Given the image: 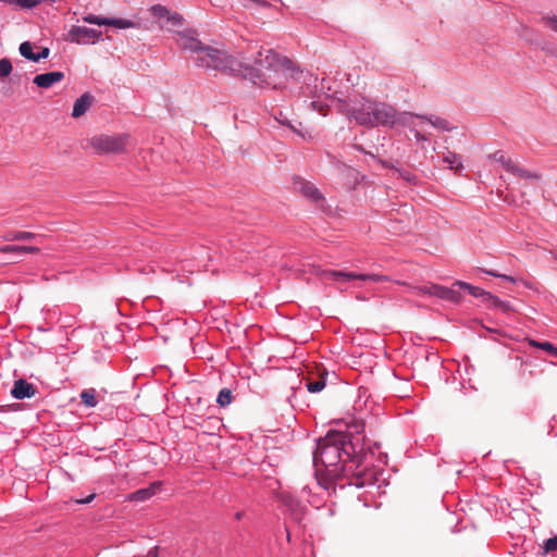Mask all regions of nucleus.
Wrapping results in <instances>:
<instances>
[{
  "instance_id": "1",
  "label": "nucleus",
  "mask_w": 557,
  "mask_h": 557,
  "mask_svg": "<svg viewBox=\"0 0 557 557\" xmlns=\"http://www.w3.org/2000/svg\"><path fill=\"white\" fill-rule=\"evenodd\" d=\"M177 35L178 46L196 54L194 61L197 66L242 76L259 87L285 89L290 77L301 75V71L290 59L280 55L272 49L259 51L253 65H245L226 51L202 44L196 37L195 30L180 32Z\"/></svg>"
},
{
  "instance_id": "2",
  "label": "nucleus",
  "mask_w": 557,
  "mask_h": 557,
  "mask_svg": "<svg viewBox=\"0 0 557 557\" xmlns=\"http://www.w3.org/2000/svg\"><path fill=\"white\" fill-rule=\"evenodd\" d=\"M335 108L350 121L368 128L393 127L396 122L401 123L399 120L403 119V114L397 117V112L391 104L367 98L348 100L338 98L335 100Z\"/></svg>"
},
{
  "instance_id": "3",
  "label": "nucleus",
  "mask_w": 557,
  "mask_h": 557,
  "mask_svg": "<svg viewBox=\"0 0 557 557\" xmlns=\"http://www.w3.org/2000/svg\"><path fill=\"white\" fill-rule=\"evenodd\" d=\"M315 274L320 276L325 283H333L338 289L346 290L348 284L354 287H361L362 283H384L391 282L387 275L381 274H357L348 271H336V270H322L317 269Z\"/></svg>"
},
{
  "instance_id": "4",
  "label": "nucleus",
  "mask_w": 557,
  "mask_h": 557,
  "mask_svg": "<svg viewBox=\"0 0 557 557\" xmlns=\"http://www.w3.org/2000/svg\"><path fill=\"white\" fill-rule=\"evenodd\" d=\"M454 286H458L459 292L461 294L462 293L469 294L473 298L479 299L480 302L482 305H485L486 309H488V310H500L504 313L518 312V308L515 305L516 300H512V301L500 300L498 297L492 295L490 292H486L481 287L471 285L463 281H455Z\"/></svg>"
},
{
  "instance_id": "5",
  "label": "nucleus",
  "mask_w": 557,
  "mask_h": 557,
  "mask_svg": "<svg viewBox=\"0 0 557 557\" xmlns=\"http://www.w3.org/2000/svg\"><path fill=\"white\" fill-rule=\"evenodd\" d=\"M339 437V434L329 433L318 442L317 449L313 453V463L317 468L320 466L327 468L337 463L341 456Z\"/></svg>"
},
{
  "instance_id": "6",
  "label": "nucleus",
  "mask_w": 557,
  "mask_h": 557,
  "mask_svg": "<svg viewBox=\"0 0 557 557\" xmlns=\"http://www.w3.org/2000/svg\"><path fill=\"white\" fill-rule=\"evenodd\" d=\"M89 146L98 153H122L129 144V135H97L88 139Z\"/></svg>"
},
{
  "instance_id": "7",
  "label": "nucleus",
  "mask_w": 557,
  "mask_h": 557,
  "mask_svg": "<svg viewBox=\"0 0 557 557\" xmlns=\"http://www.w3.org/2000/svg\"><path fill=\"white\" fill-rule=\"evenodd\" d=\"M290 81L300 82L301 86L297 91L298 96L305 98H318L320 99L324 91V81L319 82V78L310 73H304L301 75L296 74L295 77H290Z\"/></svg>"
},
{
  "instance_id": "8",
  "label": "nucleus",
  "mask_w": 557,
  "mask_h": 557,
  "mask_svg": "<svg viewBox=\"0 0 557 557\" xmlns=\"http://www.w3.org/2000/svg\"><path fill=\"white\" fill-rule=\"evenodd\" d=\"M420 292L433 297H436L438 299H442L444 301L458 305L462 301L463 296L459 292L458 286H454V284L450 287L437 285V284H431V285H424L421 286Z\"/></svg>"
},
{
  "instance_id": "9",
  "label": "nucleus",
  "mask_w": 557,
  "mask_h": 557,
  "mask_svg": "<svg viewBox=\"0 0 557 557\" xmlns=\"http://www.w3.org/2000/svg\"><path fill=\"white\" fill-rule=\"evenodd\" d=\"M102 33L85 26H72L67 34V40L78 45L94 44L100 40Z\"/></svg>"
},
{
  "instance_id": "10",
  "label": "nucleus",
  "mask_w": 557,
  "mask_h": 557,
  "mask_svg": "<svg viewBox=\"0 0 557 557\" xmlns=\"http://www.w3.org/2000/svg\"><path fill=\"white\" fill-rule=\"evenodd\" d=\"M83 21L99 26H113L116 28H135L138 24L126 18L102 17L94 14L83 16Z\"/></svg>"
},
{
  "instance_id": "11",
  "label": "nucleus",
  "mask_w": 557,
  "mask_h": 557,
  "mask_svg": "<svg viewBox=\"0 0 557 557\" xmlns=\"http://www.w3.org/2000/svg\"><path fill=\"white\" fill-rule=\"evenodd\" d=\"M412 117L424 120V121L429 122L431 125H433L434 127L445 131V132H450L455 128L454 126H451L449 124V122L447 120L436 116V115L403 113V119L399 121L401 122L403 125H409V119H412Z\"/></svg>"
},
{
  "instance_id": "12",
  "label": "nucleus",
  "mask_w": 557,
  "mask_h": 557,
  "mask_svg": "<svg viewBox=\"0 0 557 557\" xmlns=\"http://www.w3.org/2000/svg\"><path fill=\"white\" fill-rule=\"evenodd\" d=\"M37 394V387L24 379L14 382L11 395L15 399L32 398Z\"/></svg>"
},
{
  "instance_id": "13",
  "label": "nucleus",
  "mask_w": 557,
  "mask_h": 557,
  "mask_svg": "<svg viewBox=\"0 0 557 557\" xmlns=\"http://www.w3.org/2000/svg\"><path fill=\"white\" fill-rule=\"evenodd\" d=\"M295 189L302 194L306 198L319 202L323 200V196L320 190L310 182H307L302 178H297L294 182Z\"/></svg>"
},
{
  "instance_id": "14",
  "label": "nucleus",
  "mask_w": 557,
  "mask_h": 557,
  "mask_svg": "<svg viewBox=\"0 0 557 557\" xmlns=\"http://www.w3.org/2000/svg\"><path fill=\"white\" fill-rule=\"evenodd\" d=\"M64 73L60 71L48 72L44 74L36 75L33 79V83L40 88H50L57 83H60L64 78Z\"/></svg>"
},
{
  "instance_id": "15",
  "label": "nucleus",
  "mask_w": 557,
  "mask_h": 557,
  "mask_svg": "<svg viewBox=\"0 0 557 557\" xmlns=\"http://www.w3.org/2000/svg\"><path fill=\"white\" fill-rule=\"evenodd\" d=\"M95 98L91 94L85 92L79 98H77L73 106L72 116L77 119L84 115L88 109L91 107Z\"/></svg>"
},
{
  "instance_id": "16",
  "label": "nucleus",
  "mask_w": 557,
  "mask_h": 557,
  "mask_svg": "<svg viewBox=\"0 0 557 557\" xmlns=\"http://www.w3.org/2000/svg\"><path fill=\"white\" fill-rule=\"evenodd\" d=\"M508 172L522 180L540 181L542 178L541 173L527 170L515 161L511 166H509Z\"/></svg>"
},
{
  "instance_id": "17",
  "label": "nucleus",
  "mask_w": 557,
  "mask_h": 557,
  "mask_svg": "<svg viewBox=\"0 0 557 557\" xmlns=\"http://www.w3.org/2000/svg\"><path fill=\"white\" fill-rule=\"evenodd\" d=\"M160 482H153L147 488L138 490L129 495L131 500L144 502L152 497L160 490Z\"/></svg>"
},
{
  "instance_id": "18",
  "label": "nucleus",
  "mask_w": 557,
  "mask_h": 557,
  "mask_svg": "<svg viewBox=\"0 0 557 557\" xmlns=\"http://www.w3.org/2000/svg\"><path fill=\"white\" fill-rule=\"evenodd\" d=\"M443 161L448 165L450 170H455L456 172H460L463 169L461 156L456 152L448 150L444 156Z\"/></svg>"
},
{
  "instance_id": "19",
  "label": "nucleus",
  "mask_w": 557,
  "mask_h": 557,
  "mask_svg": "<svg viewBox=\"0 0 557 557\" xmlns=\"http://www.w3.org/2000/svg\"><path fill=\"white\" fill-rule=\"evenodd\" d=\"M40 249L35 246H20V245H8L0 247V252L3 253H21V252H28V253H37Z\"/></svg>"
},
{
  "instance_id": "20",
  "label": "nucleus",
  "mask_w": 557,
  "mask_h": 557,
  "mask_svg": "<svg viewBox=\"0 0 557 557\" xmlns=\"http://www.w3.org/2000/svg\"><path fill=\"white\" fill-rule=\"evenodd\" d=\"M37 235L30 232L11 231L4 235V239L8 242L13 240H30L36 238Z\"/></svg>"
},
{
  "instance_id": "21",
  "label": "nucleus",
  "mask_w": 557,
  "mask_h": 557,
  "mask_svg": "<svg viewBox=\"0 0 557 557\" xmlns=\"http://www.w3.org/2000/svg\"><path fill=\"white\" fill-rule=\"evenodd\" d=\"M20 53L25 59L35 62L36 61V53L33 51V44L30 41H24L20 45Z\"/></svg>"
},
{
  "instance_id": "22",
  "label": "nucleus",
  "mask_w": 557,
  "mask_h": 557,
  "mask_svg": "<svg viewBox=\"0 0 557 557\" xmlns=\"http://www.w3.org/2000/svg\"><path fill=\"white\" fill-rule=\"evenodd\" d=\"M488 158L499 162L507 172L509 170V166H511V164L513 163V161L510 158H507L505 153L500 150H497L494 153L490 154Z\"/></svg>"
},
{
  "instance_id": "23",
  "label": "nucleus",
  "mask_w": 557,
  "mask_h": 557,
  "mask_svg": "<svg viewBox=\"0 0 557 557\" xmlns=\"http://www.w3.org/2000/svg\"><path fill=\"white\" fill-rule=\"evenodd\" d=\"M81 399L84 405H86L88 407H95L97 405L96 391L94 388L84 389L81 393Z\"/></svg>"
},
{
  "instance_id": "24",
  "label": "nucleus",
  "mask_w": 557,
  "mask_h": 557,
  "mask_svg": "<svg viewBox=\"0 0 557 557\" xmlns=\"http://www.w3.org/2000/svg\"><path fill=\"white\" fill-rule=\"evenodd\" d=\"M325 387L324 374L320 375L318 380H308L307 388L310 393H319Z\"/></svg>"
},
{
  "instance_id": "25",
  "label": "nucleus",
  "mask_w": 557,
  "mask_h": 557,
  "mask_svg": "<svg viewBox=\"0 0 557 557\" xmlns=\"http://www.w3.org/2000/svg\"><path fill=\"white\" fill-rule=\"evenodd\" d=\"M149 11L153 17L159 18V20L168 18V16L170 14V10L162 4H154L149 9Z\"/></svg>"
},
{
  "instance_id": "26",
  "label": "nucleus",
  "mask_w": 557,
  "mask_h": 557,
  "mask_svg": "<svg viewBox=\"0 0 557 557\" xmlns=\"http://www.w3.org/2000/svg\"><path fill=\"white\" fill-rule=\"evenodd\" d=\"M232 400H233L232 392L228 388L221 389L216 397V403L221 407H225V406L230 405L232 403Z\"/></svg>"
},
{
  "instance_id": "27",
  "label": "nucleus",
  "mask_w": 557,
  "mask_h": 557,
  "mask_svg": "<svg viewBox=\"0 0 557 557\" xmlns=\"http://www.w3.org/2000/svg\"><path fill=\"white\" fill-rule=\"evenodd\" d=\"M478 272L479 273H486L491 276H494V277H499L506 282H509V283H512L515 284L517 282V278L513 277V276H510V275H506V274H500L498 273L497 271H493V270H485V269H482V268H478Z\"/></svg>"
},
{
  "instance_id": "28",
  "label": "nucleus",
  "mask_w": 557,
  "mask_h": 557,
  "mask_svg": "<svg viewBox=\"0 0 557 557\" xmlns=\"http://www.w3.org/2000/svg\"><path fill=\"white\" fill-rule=\"evenodd\" d=\"M395 170L398 173V176L400 178H403L404 181H406L407 183H409L411 185H416L418 183L417 175H414L410 171L403 170V169H395Z\"/></svg>"
},
{
  "instance_id": "29",
  "label": "nucleus",
  "mask_w": 557,
  "mask_h": 557,
  "mask_svg": "<svg viewBox=\"0 0 557 557\" xmlns=\"http://www.w3.org/2000/svg\"><path fill=\"white\" fill-rule=\"evenodd\" d=\"M543 554H550L557 550V535L547 539L542 545Z\"/></svg>"
},
{
  "instance_id": "30",
  "label": "nucleus",
  "mask_w": 557,
  "mask_h": 557,
  "mask_svg": "<svg viewBox=\"0 0 557 557\" xmlns=\"http://www.w3.org/2000/svg\"><path fill=\"white\" fill-rule=\"evenodd\" d=\"M12 63L8 58L0 60V78L8 77L12 72Z\"/></svg>"
},
{
  "instance_id": "31",
  "label": "nucleus",
  "mask_w": 557,
  "mask_h": 557,
  "mask_svg": "<svg viewBox=\"0 0 557 557\" xmlns=\"http://www.w3.org/2000/svg\"><path fill=\"white\" fill-rule=\"evenodd\" d=\"M166 23L169 25H171L172 27H180V26L183 25L184 18L177 12H170V14H169V16L166 18Z\"/></svg>"
},
{
  "instance_id": "32",
  "label": "nucleus",
  "mask_w": 557,
  "mask_h": 557,
  "mask_svg": "<svg viewBox=\"0 0 557 557\" xmlns=\"http://www.w3.org/2000/svg\"><path fill=\"white\" fill-rule=\"evenodd\" d=\"M23 9H33L40 3V0H14Z\"/></svg>"
},
{
  "instance_id": "33",
  "label": "nucleus",
  "mask_w": 557,
  "mask_h": 557,
  "mask_svg": "<svg viewBox=\"0 0 557 557\" xmlns=\"http://www.w3.org/2000/svg\"><path fill=\"white\" fill-rule=\"evenodd\" d=\"M252 4H256L257 7H261V8H271V3L265 1V0H246L245 3H243V5L245 8H251Z\"/></svg>"
},
{
  "instance_id": "34",
  "label": "nucleus",
  "mask_w": 557,
  "mask_h": 557,
  "mask_svg": "<svg viewBox=\"0 0 557 557\" xmlns=\"http://www.w3.org/2000/svg\"><path fill=\"white\" fill-rule=\"evenodd\" d=\"M539 348L557 356V348L548 342H542L541 345H539Z\"/></svg>"
},
{
  "instance_id": "35",
  "label": "nucleus",
  "mask_w": 557,
  "mask_h": 557,
  "mask_svg": "<svg viewBox=\"0 0 557 557\" xmlns=\"http://www.w3.org/2000/svg\"><path fill=\"white\" fill-rule=\"evenodd\" d=\"M310 107L313 109V110H317L319 111L320 113H322L323 115H326V112H325V106L320 101V100H313L310 102Z\"/></svg>"
},
{
  "instance_id": "36",
  "label": "nucleus",
  "mask_w": 557,
  "mask_h": 557,
  "mask_svg": "<svg viewBox=\"0 0 557 557\" xmlns=\"http://www.w3.org/2000/svg\"><path fill=\"white\" fill-rule=\"evenodd\" d=\"M50 54V49L47 48V47H44L41 48V50L36 53V61L35 62H38L40 61L41 59H47Z\"/></svg>"
},
{
  "instance_id": "37",
  "label": "nucleus",
  "mask_w": 557,
  "mask_h": 557,
  "mask_svg": "<svg viewBox=\"0 0 557 557\" xmlns=\"http://www.w3.org/2000/svg\"><path fill=\"white\" fill-rule=\"evenodd\" d=\"M545 20L549 24L552 29L557 32V16L546 17Z\"/></svg>"
},
{
  "instance_id": "38",
  "label": "nucleus",
  "mask_w": 557,
  "mask_h": 557,
  "mask_svg": "<svg viewBox=\"0 0 557 557\" xmlns=\"http://www.w3.org/2000/svg\"><path fill=\"white\" fill-rule=\"evenodd\" d=\"M219 319L215 318L214 315H210V317H207L203 322L206 324H208L210 327H213V325H215V322L218 321Z\"/></svg>"
},
{
  "instance_id": "39",
  "label": "nucleus",
  "mask_w": 557,
  "mask_h": 557,
  "mask_svg": "<svg viewBox=\"0 0 557 557\" xmlns=\"http://www.w3.org/2000/svg\"><path fill=\"white\" fill-rule=\"evenodd\" d=\"M413 133H414V138L417 139V141H423V140L428 139V137L424 134L420 133L417 129H414Z\"/></svg>"
},
{
  "instance_id": "40",
  "label": "nucleus",
  "mask_w": 557,
  "mask_h": 557,
  "mask_svg": "<svg viewBox=\"0 0 557 557\" xmlns=\"http://www.w3.org/2000/svg\"><path fill=\"white\" fill-rule=\"evenodd\" d=\"M219 320L215 322V325H213V329L220 330L222 325H226L227 321L223 319V317L218 318Z\"/></svg>"
},
{
  "instance_id": "41",
  "label": "nucleus",
  "mask_w": 557,
  "mask_h": 557,
  "mask_svg": "<svg viewBox=\"0 0 557 557\" xmlns=\"http://www.w3.org/2000/svg\"><path fill=\"white\" fill-rule=\"evenodd\" d=\"M95 496H96L95 494H90L89 496H87L84 499H77L76 503L77 504H89L95 498Z\"/></svg>"
},
{
  "instance_id": "42",
  "label": "nucleus",
  "mask_w": 557,
  "mask_h": 557,
  "mask_svg": "<svg viewBox=\"0 0 557 557\" xmlns=\"http://www.w3.org/2000/svg\"><path fill=\"white\" fill-rule=\"evenodd\" d=\"M275 119L282 123V124H287L290 128L294 129V127L292 125L288 124L287 120L283 116L282 112H280L278 116H275Z\"/></svg>"
},
{
  "instance_id": "43",
  "label": "nucleus",
  "mask_w": 557,
  "mask_h": 557,
  "mask_svg": "<svg viewBox=\"0 0 557 557\" xmlns=\"http://www.w3.org/2000/svg\"><path fill=\"white\" fill-rule=\"evenodd\" d=\"M530 345H532V346H534V347H537V348H539V345H541V343H540V342H536V341L531 339V341H530Z\"/></svg>"
},
{
  "instance_id": "44",
  "label": "nucleus",
  "mask_w": 557,
  "mask_h": 557,
  "mask_svg": "<svg viewBox=\"0 0 557 557\" xmlns=\"http://www.w3.org/2000/svg\"><path fill=\"white\" fill-rule=\"evenodd\" d=\"M173 321H174V322H176V323H178V324H181V323L186 324V321H185V320H183V319H181V318H176V319H175V320H173Z\"/></svg>"
},
{
  "instance_id": "45",
  "label": "nucleus",
  "mask_w": 557,
  "mask_h": 557,
  "mask_svg": "<svg viewBox=\"0 0 557 557\" xmlns=\"http://www.w3.org/2000/svg\"><path fill=\"white\" fill-rule=\"evenodd\" d=\"M354 147H355V149H357L358 151L364 152V149H363V147H362L361 145H355Z\"/></svg>"
},
{
  "instance_id": "46",
  "label": "nucleus",
  "mask_w": 557,
  "mask_h": 557,
  "mask_svg": "<svg viewBox=\"0 0 557 557\" xmlns=\"http://www.w3.org/2000/svg\"><path fill=\"white\" fill-rule=\"evenodd\" d=\"M550 253L553 255L554 259L557 260V251H552Z\"/></svg>"
},
{
  "instance_id": "47",
  "label": "nucleus",
  "mask_w": 557,
  "mask_h": 557,
  "mask_svg": "<svg viewBox=\"0 0 557 557\" xmlns=\"http://www.w3.org/2000/svg\"><path fill=\"white\" fill-rule=\"evenodd\" d=\"M115 311H116V313H117V314H121V313H122V312H121V309H120L119 307H115Z\"/></svg>"
},
{
  "instance_id": "48",
  "label": "nucleus",
  "mask_w": 557,
  "mask_h": 557,
  "mask_svg": "<svg viewBox=\"0 0 557 557\" xmlns=\"http://www.w3.org/2000/svg\"><path fill=\"white\" fill-rule=\"evenodd\" d=\"M154 311H156V310L147 309V312H148V313H152V312H154Z\"/></svg>"
}]
</instances>
